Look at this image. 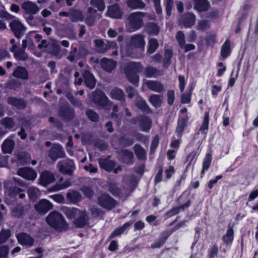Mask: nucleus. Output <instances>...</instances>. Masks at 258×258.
Instances as JSON below:
<instances>
[{"mask_svg":"<svg viewBox=\"0 0 258 258\" xmlns=\"http://www.w3.org/2000/svg\"><path fill=\"white\" fill-rule=\"evenodd\" d=\"M170 235V233L168 231L163 232L159 239L151 244V247L156 248L162 246Z\"/></svg>","mask_w":258,"mask_h":258,"instance_id":"e433bc0d","label":"nucleus"},{"mask_svg":"<svg viewBox=\"0 0 258 258\" xmlns=\"http://www.w3.org/2000/svg\"><path fill=\"white\" fill-rule=\"evenodd\" d=\"M60 115L66 119H72L74 116V110L70 107H64L60 109Z\"/></svg>","mask_w":258,"mask_h":258,"instance_id":"79ce46f5","label":"nucleus"},{"mask_svg":"<svg viewBox=\"0 0 258 258\" xmlns=\"http://www.w3.org/2000/svg\"><path fill=\"white\" fill-rule=\"evenodd\" d=\"M136 105L137 107L143 112L146 113H151L152 112L146 101L140 97H139L137 100Z\"/></svg>","mask_w":258,"mask_h":258,"instance_id":"37998d69","label":"nucleus"},{"mask_svg":"<svg viewBox=\"0 0 258 258\" xmlns=\"http://www.w3.org/2000/svg\"><path fill=\"white\" fill-rule=\"evenodd\" d=\"M90 4L97 7L100 11H103L104 10L105 5L103 0H91Z\"/></svg>","mask_w":258,"mask_h":258,"instance_id":"338daca9","label":"nucleus"},{"mask_svg":"<svg viewBox=\"0 0 258 258\" xmlns=\"http://www.w3.org/2000/svg\"><path fill=\"white\" fill-rule=\"evenodd\" d=\"M94 44L98 52L105 53L108 49L115 48L116 44L114 41H103L101 39H95Z\"/></svg>","mask_w":258,"mask_h":258,"instance_id":"9d476101","label":"nucleus"},{"mask_svg":"<svg viewBox=\"0 0 258 258\" xmlns=\"http://www.w3.org/2000/svg\"><path fill=\"white\" fill-rule=\"evenodd\" d=\"M15 135H11L6 139L2 145V151L4 153L11 154L12 153L15 142L13 139Z\"/></svg>","mask_w":258,"mask_h":258,"instance_id":"aec40b11","label":"nucleus"},{"mask_svg":"<svg viewBox=\"0 0 258 258\" xmlns=\"http://www.w3.org/2000/svg\"><path fill=\"white\" fill-rule=\"evenodd\" d=\"M100 167L107 171H111L115 167V162L106 158H100L99 160Z\"/></svg>","mask_w":258,"mask_h":258,"instance_id":"2f4dec72","label":"nucleus"},{"mask_svg":"<svg viewBox=\"0 0 258 258\" xmlns=\"http://www.w3.org/2000/svg\"><path fill=\"white\" fill-rule=\"evenodd\" d=\"M86 114L88 118L93 122H97L99 120V115L92 109H88L86 111Z\"/></svg>","mask_w":258,"mask_h":258,"instance_id":"680f3d73","label":"nucleus"},{"mask_svg":"<svg viewBox=\"0 0 258 258\" xmlns=\"http://www.w3.org/2000/svg\"><path fill=\"white\" fill-rule=\"evenodd\" d=\"M9 25L11 30L18 39L21 38L26 31V28L18 19L13 20Z\"/></svg>","mask_w":258,"mask_h":258,"instance_id":"0eeeda50","label":"nucleus"},{"mask_svg":"<svg viewBox=\"0 0 258 258\" xmlns=\"http://www.w3.org/2000/svg\"><path fill=\"white\" fill-rule=\"evenodd\" d=\"M11 236V231L10 229H2L0 232V244L6 242Z\"/></svg>","mask_w":258,"mask_h":258,"instance_id":"3c124183","label":"nucleus"},{"mask_svg":"<svg viewBox=\"0 0 258 258\" xmlns=\"http://www.w3.org/2000/svg\"><path fill=\"white\" fill-rule=\"evenodd\" d=\"M61 210L68 219H75L77 214L79 213L80 209L76 208L63 207Z\"/></svg>","mask_w":258,"mask_h":258,"instance_id":"473e14b6","label":"nucleus"},{"mask_svg":"<svg viewBox=\"0 0 258 258\" xmlns=\"http://www.w3.org/2000/svg\"><path fill=\"white\" fill-rule=\"evenodd\" d=\"M89 97L94 103L101 106H105L109 101L106 95L100 90H96L89 94Z\"/></svg>","mask_w":258,"mask_h":258,"instance_id":"423d86ee","label":"nucleus"},{"mask_svg":"<svg viewBox=\"0 0 258 258\" xmlns=\"http://www.w3.org/2000/svg\"><path fill=\"white\" fill-rule=\"evenodd\" d=\"M15 58L18 61H25L28 60H33V59L30 58L28 54L25 52V50L19 48L17 51L15 52L14 54Z\"/></svg>","mask_w":258,"mask_h":258,"instance_id":"f704fd0d","label":"nucleus"},{"mask_svg":"<svg viewBox=\"0 0 258 258\" xmlns=\"http://www.w3.org/2000/svg\"><path fill=\"white\" fill-rule=\"evenodd\" d=\"M163 100V96L158 94L152 95L149 99V102L155 108H159L161 106Z\"/></svg>","mask_w":258,"mask_h":258,"instance_id":"58836bf2","label":"nucleus"},{"mask_svg":"<svg viewBox=\"0 0 258 258\" xmlns=\"http://www.w3.org/2000/svg\"><path fill=\"white\" fill-rule=\"evenodd\" d=\"M9 105L14 106L19 109H24L27 106L26 101L22 98L9 96L7 100Z\"/></svg>","mask_w":258,"mask_h":258,"instance_id":"dca6fc26","label":"nucleus"},{"mask_svg":"<svg viewBox=\"0 0 258 258\" xmlns=\"http://www.w3.org/2000/svg\"><path fill=\"white\" fill-rule=\"evenodd\" d=\"M159 71L153 67L147 68L145 70V74L147 77H156Z\"/></svg>","mask_w":258,"mask_h":258,"instance_id":"0e129e2a","label":"nucleus"},{"mask_svg":"<svg viewBox=\"0 0 258 258\" xmlns=\"http://www.w3.org/2000/svg\"><path fill=\"white\" fill-rule=\"evenodd\" d=\"M70 19L72 22L83 21L84 16L81 11L71 9Z\"/></svg>","mask_w":258,"mask_h":258,"instance_id":"4c0bfd02","label":"nucleus"},{"mask_svg":"<svg viewBox=\"0 0 258 258\" xmlns=\"http://www.w3.org/2000/svg\"><path fill=\"white\" fill-rule=\"evenodd\" d=\"M17 174L23 178L29 180H34L37 177L36 172L28 167L19 169L17 171Z\"/></svg>","mask_w":258,"mask_h":258,"instance_id":"f3484780","label":"nucleus"},{"mask_svg":"<svg viewBox=\"0 0 258 258\" xmlns=\"http://www.w3.org/2000/svg\"><path fill=\"white\" fill-rule=\"evenodd\" d=\"M233 230L230 227L227 231L226 233L223 236V240L225 244H228L232 242L233 239Z\"/></svg>","mask_w":258,"mask_h":258,"instance_id":"864d4df0","label":"nucleus"},{"mask_svg":"<svg viewBox=\"0 0 258 258\" xmlns=\"http://www.w3.org/2000/svg\"><path fill=\"white\" fill-rule=\"evenodd\" d=\"M84 51L85 50L83 48L80 47L79 49H77V47H74L73 49L70 51L69 55L67 56V58L70 61L79 60L84 55Z\"/></svg>","mask_w":258,"mask_h":258,"instance_id":"b1692460","label":"nucleus"},{"mask_svg":"<svg viewBox=\"0 0 258 258\" xmlns=\"http://www.w3.org/2000/svg\"><path fill=\"white\" fill-rule=\"evenodd\" d=\"M101 16V14H98L96 10L92 7H89L87 9L85 23L87 26H92L94 25L96 20L99 19Z\"/></svg>","mask_w":258,"mask_h":258,"instance_id":"2eb2a0df","label":"nucleus"},{"mask_svg":"<svg viewBox=\"0 0 258 258\" xmlns=\"http://www.w3.org/2000/svg\"><path fill=\"white\" fill-rule=\"evenodd\" d=\"M55 180V176L53 173L45 171L43 172L40 177V183L44 186L53 182Z\"/></svg>","mask_w":258,"mask_h":258,"instance_id":"6ab92c4d","label":"nucleus"},{"mask_svg":"<svg viewBox=\"0 0 258 258\" xmlns=\"http://www.w3.org/2000/svg\"><path fill=\"white\" fill-rule=\"evenodd\" d=\"M53 205L48 200L42 199L40 200L35 205V210L40 214H45L53 209Z\"/></svg>","mask_w":258,"mask_h":258,"instance_id":"ddd939ff","label":"nucleus"},{"mask_svg":"<svg viewBox=\"0 0 258 258\" xmlns=\"http://www.w3.org/2000/svg\"><path fill=\"white\" fill-rule=\"evenodd\" d=\"M21 8L25 14L30 16L36 14L40 11V8L37 5L30 1L23 3Z\"/></svg>","mask_w":258,"mask_h":258,"instance_id":"4468645a","label":"nucleus"},{"mask_svg":"<svg viewBox=\"0 0 258 258\" xmlns=\"http://www.w3.org/2000/svg\"><path fill=\"white\" fill-rule=\"evenodd\" d=\"M79 213L77 214L74 223L77 227H83L89 224V216L86 211L79 210Z\"/></svg>","mask_w":258,"mask_h":258,"instance_id":"9b49d317","label":"nucleus"},{"mask_svg":"<svg viewBox=\"0 0 258 258\" xmlns=\"http://www.w3.org/2000/svg\"><path fill=\"white\" fill-rule=\"evenodd\" d=\"M120 154L124 163L129 164L133 163L134 159L133 152L128 150H123L121 151Z\"/></svg>","mask_w":258,"mask_h":258,"instance_id":"ea45409f","label":"nucleus"},{"mask_svg":"<svg viewBox=\"0 0 258 258\" xmlns=\"http://www.w3.org/2000/svg\"><path fill=\"white\" fill-rule=\"evenodd\" d=\"M109 190L114 196H119L122 190L117 183L111 182L109 183Z\"/></svg>","mask_w":258,"mask_h":258,"instance_id":"603ef678","label":"nucleus"},{"mask_svg":"<svg viewBox=\"0 0 258 258\" xmlns=\"http://www.w3.org/2000/svg\"><path fill=\"white\" fill-rule=\"evenodd\" d=\"M66 199L69 203L75 204L82 200V196L79 191L70 190L67 194Z\"/></svg>","mask_w":258,"mask_h":258,"instance_id":"412c9836","label":"nucleus"},{"mask_svg":"<svg viewBox=\"0 0 258 258\" xmlns=\"http://www.w3.org/2000/svg\"><path fill=\"white\" fill-rule=\"evenodd\" d=\"M102 68L107 72H111L116 67V62L112 59L103 58L100 61Z\"/></svg>","mask_w":258,"mask_h":258,"instance_id":"a878e982","label":"nucleus"},{"mask_svg":"<svg viewBox=\"0 0 258 258\" xmlns=\"http://www.w3.org/2000/svg\"><path fill=\"white\" fill-rule=\"evenodd\" d=\"M209 115L208 112H206L205 115L203 119V122L200 128L199 131L202 134L205 135L206 134V131L209 128Z\"/></svg>","mask_w":258,"mask_h":258,"instance_id":"6e6d98bb","label":"nucleus"},{"mask_svg":"<svg viewBox=\"0 0 258 258\" xmlns=\"http://www.w3.org/2000/svg\"><path fill=\"white\" fill-rule=\"evenodd\" d=\"M27 193L30 200L35 201L39 194V189L35 187H30L28 189Z\"/></svg>","mask_w":258,"mask_h":258,"instance_id":"052dcab7","label":"nucleus"},{"mask_svg":"<svg viewBox=\"0 0 258 258\" xmlns=\"http://www.w3.org/2000/svg\"><path fill=\"white\" fill-rule=\"evenodd\" d=\"M0 123L3 126V128L8 132L12 130L15 125L14 119L11 117H6L0 120Z\"/></svg>","mask_w":258,"mask_h":258,"instance_id":"c9c22d12","label":"nucleus"},{"mask_svg":"<svg viewBox=\"0 0 258 258\" xmlns=\"http://www.w3.org/2000/svg\"><path fill=\"white\" fill-rule=\"evenodd\" d=\"M146 42L145 36L141 34H135L131 36L130 39V46L135 48L144 50Z\"/></svg>","mask_w":258,"mask_h":258,"instance_id":"f8f14e48","label":"nucleus"},{"mask_svg":"<svg viewBox=\"0 0 258 258\" xmlns=\"http://www.w3.org/2000/svg\"><path fill=\"white\" fill-rule=\"evenodd\" d=\"M22 189L18 187H14L10 188L6 191V194L8 196L11 198H15L19 195V194L22 191Z\"/></svg>","mask_w":258,"mask_h":258,"instance_id":"13d9d810","label":"nucleus"},{"mask_svg":"<svg viewBox=\"0 0 258 258\" xmlns=\"http://www.w3.org/2000/svg\"><path fill=\"white\" fill-rule=\"evenodd\" d=\"M98 203L100 206L107 210H111L117 204V202L110 195L103 194L98 198Z\"/></svg>","mask_w":258,"mask_h":258,"instance_id":"1a4fd4ad","label":"nucleus"},{"mask_svg":"<svg viewBox=\"0 0 258 258\" xmlns=\"http://www.w3.org/2000/svg\"><path fill=\"white\" fill-rule=\"evenodd\" d=\"M141 130L145 132H148L151 127L152 121L147 116H142L139 119Z\"/></svg>","mask_w":258,"mask_h":258,"instance_id":"72a5a7b5","label":"nucleus"},{"mask_svg":"<svg viewBox=\"0 0 258 258\" xmlns=\"http://www.w3.org/2000/svg\"><path fill=\"white\" fill-rule=\"evenodd\" d=\"M13 76L22 80H28L29 78L28 71L24 67L21 66H18L14 70Z\"/></svg>","mask_w":258,"mask_h":258,"instance_id":"bb28decb","label":"nucleus"},{"mask_svg":"<svg viewBox=\"0 0 258 258\" xmlns=\"http://www.w3.org/2000/svg\"><path fill=\"white\" fill-rule=\"evenodd\" d=\"M186 125V120L183 117H179L176 127V132L179 134L183 131Z\"/></svg>","mask_w":258,"mask_h":258,"instance_id":"774afa93","label":"nucleus"},{"mask_svg":"<svg viewBox=\"0 0 258 258\" xmlns=\"http://www.w3.org/2000/svg\"><path fill=\"white\" fill-rule=\"evenodd\" d=\"M72 181L70 179H68L62 183H57L53 187V189L55 191L62 190L67 188L72 185Z\"/></svg>","mask_w":258,"mask_h":258,"instance_id":"4d7b16f0","label":"nucleus"},{"mask_svg":"<svg viewBox=\"0 0 258 258\" xmlns=\"http://www.w3.org/2000/svg\"><path fill=\"white\" fill-rule=\"evenodd\" d=\"M66 156L63 147L58 144H53L48 153V157L54 161L58 158H64Z\"/></svg>","mask_w":258,"mask_h":258,"instance_id":"6e6552de","label":"nucleus"},{"mask_svg":"<svg viewBox=\"0 0 258 258\" xmlns=\"http://www.w3.org/2000/svg\"><path fill=\"white\" fill-rule=\"evenodd\" d=\"M107 15L112 18L120 19L122 17V12L117 4H114L108 7Z\"/></svg>","mask_w":258,"mask_h":258,"instance_id":"5701e85b","label":"nucleus"},{"mask_svg":"<svg viewBox=\"0 0 258 258\" xmlns=\"http://www.w3.org/2000/svg\"><path fill=\"white\" fill-rule=\"evenodd\" d=\"M22 86V83L17 80H11L6 84V87L8 89L17 91L20 89Z\"/></svg>","mask_w":258,"mask_h":258,"instance_id":"49530a36","label":"nucleus"},{"mask_svg":"<svg viewBox=\"0 0 258 258\" xmlns=\"http://www.w3.org/2000/svg\"><path fill=\"white\" fill-rule=\"evenodd\" d=\"M47 223L52 227L56 229L62 228L64 225L62 216L56 211H52L46 217Z\"/></svg>","mask_w":258,"mask_h":258,"instance_id":"20e7f679","label":"nucleus"},{"mask_svg":"<svg viewBox=\"0 0 258 258\" xmlns=\"http://www.w3.org/2000/svg\"><path fill=\"white\" fill-rule=\"evenodd\" d=\"M128 7L132 9H144L146 4L142 0H127Z\"/></svg>","mask_w":258,"mask_h":258,"instance_id":"a19ab883","label":"nucleus"},{"mask_svg":"<svg viewBox=\"0 0 258 258\" xmlns=\"http://www.w3.org/2000/svg\"><path fill=\"white\" fill-rule=\"evenodd\" d=\"M147 30L149 34L157 35L159 32V27L157 24L151 22L147 25Z\"/></svg>","mask_w":258,"mask_h":258,"instance_id":"09e8293b","label":"nucleus"},{"mask_svg":"<svg viewBox=\"0 0 258 258\" xmlns=\"http://www.w3.org/2000/svg\"><path fill=\"white\" fill-rule=\"evenodd\" d=\"M147 15V13L142 12H137L130 14L128 17V31L132 32L141 28L144 24L143 19Z\"/></svg>","mask_w":258,"mask_h":258,"instance_id":"f03ea898","label":"nucleus"},{"mask_svg":"<svg viewBox=\"0 0 258 258\" xmlns=\"http://www.w3.org/2000/svg\"><path fill=\"white\" fill-rule=\"evenodd\" d=\"M47 50L52 55L57 56L60 52V47L55 42L52 41L48 43Z\"/></svg>","mask_w":258,"mask_h":258,"instance_id":"de8ad7c7","label":"nucleus"},{"mask_svg":"<svg viewBox=\"0 0 258 258\" xmlns=\"http://www.w3.org/2000/svg\"><path fill=\"white\" fill-rule=\"evenodd\" d=\"M145 84L150 90L156 92L161 93L165 90L163 84L159 81L147 80Z\"/></svg>","mask_w":258,"mask_h":258,"instance_id":"a211bd4d","label":"nucleus"},{"mask_svg":"<svg viewBox=\"0 0 258 258\" xmlns=\"http://www.w3.org/2000/svg\"><path fill=\"white\" fill-rule=\"evenodd\" d=\"M83 77L86 86L91 89H93L96 83L93 75L90 72L86 71L83 74Z\"/></svg>","mask_w":258,"mask_h":258,"instance_id":"cd10ccee","label":"nucleus"},{"mask_svg":"<svg viewBox=\"0 0 258 258\" xmlns=\"http://www.w3.org/2000/svg\"><path fill=\"white\" fill-rule=\"evenodd\" d=\"M231 43L229 40H226L222 45L221 49V55L225 59L228 57L231 53Z\"/></svg>","mask_w":258,"mask_h":258,"instance_id":"c03bdc74","label":"nucleus"},{"mask_svg":"<svg viewBox=\"0 0 258 258\" xmlns=\"http://www.w3.org/2000/svg\"><path fill=\"white\" fill-rule=\"evenodd\" d=\"M26 210L23 206L18 204L11 210V215L16 218H22L24 217Z\"/></svg>","mask_w":258,"mask_h":258,"instance_id":"7c9ffc66","label":"nucleus"},{"mask_svg":"<svg viewBox=\"0 0 258 258\" xmlns=\"http://www.w3.org/2000/svg\"><path fill=\"white\" fill-rule=\"evenodd\" d=\"M211 161H212V156H211V154H206V157L204 159V162H203V170L202 171V174H203L204 173L205 170H207L209 168V167L211 164Z\"/></svg>","mask_w":258,"mask_h":258,"instance_id":"69168bd1","label":"nucleus"},{"mask_svg":"<svg viewBox=\"0 0 258 258\" xmlns=\"http://www.w3.org/2000/svg\"><path fill=\"white\" fill-rule=\"evenodd\" d=\"M131 224L132 223L129 222H126L122 226L116 228L111 234L109 238H112L122 234L124 231V230L131 225Z\"/></svg>","mask_w":258,"mask_h":258,"instance_id":"8fccbe9b","label":"nucleus"},{"mask_svg":"<svg viewBox=\"0 0 258 258\" xmlns=\"http://www.w3.org/2000/svg\"><path fill=\"white\" fill-rule=\"evenodd\" d=\"M56 167L59 172L68 175H72L76 168L74 162L70 159L59 161Z\"/></svg>","mask_w":258,"mask_h":258,"instance_id":"7ed1b4c3","label":"nucleus"},{"mask_svg":"<svg viewBox=\"0 0 258 258\" xmlns=\"http://www.w3.org/2000/svg\"><path fill=\"white\" fill-rule=\"evenodd\" d=\"M158 42L156 39H150L149 41L148 52L151 54L154 53L158 47Z\"/></svg>","mask_w":258,"mask_h":258,"instance_id":"5fc2aeb1","label":"nucleus"},{"mask_svg":"<svg viewBox=\"0 0 258 258\" xmlns=\"http://www.w3.org/2000/svg\"><path fill=\"white\" fill-rule=\"evenodd\" d=\"M110 97L112 99L120 101L123 106H125V94L122 89L118 88L112 89L110 92Z\"/></svg>","mask_w":258,"mask_h":258,"instance_id":"4be33fe9","label":"nucleus"},{"mask_svg":"<svg viewBox=\"0 0 258 258\" xmlns=\"http://www.w3.org/2000/svg\"><path fill=\"white\" fill-rule=\"evenodd\" d=\"M143 67L141 62L130 61L126 63L123 68V72L127 80L132 84L138 85L139 76L138 73L141 72Z\"/></svg>","mask_w":258,"mask_h":258,"instance_id":"f257e3e1","label":"nucleus"},{"mask_svg":"<svg viewBox=\"0 0 258 258\" xmlns=\"http://www.w3.org/2000/svg\"><path fill=\"white\" fill-rule=\"evenodd\" d=\"M210 27V22L206 20H201L198 22L197 29L198 30L205 31Z\"/></svg>","mask_w":258,"mask_h":258,"instance_id":"e2e57ef3","label":"nucleus"},{"mask_svg":"<svg viewBox=\"0 0 258 258\" xmlns=\"http://www.w3.org/2000/svg\"><path fill=\"white\" fill-rule=\"evenodd\" d=\"M190 200H189L186 202V203L182 205L181 206L173 208L166 213L165 216L168 218L175 215L180 212V210L183 211L184 209L188 208L190 205Z\"/></svg>","mask_w":258,"mask_h":258,"instance_id":"c756f323","label":"nucleus"},{"mask_svg":"<svg viewBox=\"0 0 258 258\" xmlns=\"http://www.w3.org/2000/svg\"><path fill=\"white\" fill-rule=\"evenodd\" d=\"M17 238L19 243L22 245L31 246L34 243V240L29 235L25 233H19L17 235Z\"/></svg>","mask_w":258,"mask_h":258,"instance_id":"393cba45","label":"nucleus"},{"mask_svg":"<svg viewBox=\"0 0 258 258\" xmlns=\"http://www.w3.org/2000/svg\"><path fill=\"white\" fill-rule=\"evenodd\" d=\"M172 55L173 53L170 49H166L165 50V57L163 60L164 67L165 68H167L170 65Z\"/></svg>","mask_w":258,"mask_h":258,"instance_id":"bf43d9fd","label":"nucleus"},{"mask_svg":"<svg viewBox=\"0 0 258 258\" xmlns=\"http://www.w3.org/2000/svg\"><path fill=\"white\" fill-rule=\"evenodd\" d=\"M194 9L199 12L206 11L209 7V3L207 0H193Z\"/></svg>","mask_w":258,"mask_h":258,"instance_id":"c85d7f7f","label":"nucleus"},{"mask_svg":"<svg viewBox=\"0 0 258 258\" xmlns=\"http://www.w3.org/2000/svg\"><path fill=\"white\" fill-rule=\"evenodd\" d=\"M134 151L138 158L141 160H144L146 157V151L139 144H136L134 146Z\"/></svg>","mask_w":258,"mask_h":258,"instance_id":"a18cd8bd","label":"nucleus"},{"mask_svg":"<svg viewBox=\"0 0 258 258\" xmlns=\"http://www.w3.org/2000/svg\"><path fill=\"white\" fill-rule=\"evenodd\" d=\"M196 16L191 13H185L179 16L178 24L181 27L191 28L196 22Z\"/></svg>","mask_w":258,"mask_h":258,"instance_id":"39448f33","label":"nucleus"}]
</instances>
